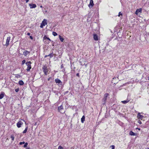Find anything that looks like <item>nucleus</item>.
<instances>
[{
  "mask_svg": "<svg viewBox=\"0 0 149 149\" xmlns=\"http://www.w3.org/2000/svg\"><path fill=\"white\" fill-rule=\"evenodd\" d=\"M47 20L44 19L42 22L41 23L40 27L41 28H43V26L47 25Z\"/></svg>",
  "mask_w": 149,
  "mask_h": 149,
  "instance_id": "nucleus-1",
  "label": "nucleus"
},
{
  "mask_svg": "<svg viewBox=\"0 0 149 149\" xmlns=\"http://www.w3.org/2000/svg\"><path fill=\"white\" fill-rule=\"evenodd\" d=\"M43 40H44V42L45 43H49L50 42L51 40L50 39L46 37V36H45L43 37Z\"/></svg>",
  "mask_w": 149,
  "mask_h": 149,
  "instance_id": "nucleus-2",
  "label": "nucleus"
},
{
  "mask_svg": "<svg viewBox=\"0 0 149 149\" xmlns=\"http://www.w3.org/2000/svg\"><path fill=\"white\" fill-rule=\"evenodd\" d=\"M26 64L27 66L26 70L27 71H29L31 68V65L30 64H31V62L30 61L27 62L26 63Z\"/></svg>",
  "mask_w": 149,
  "mask_h": 149,
  "instance_id": "nucleus-3",
  "label": "nucleus"
},
{
  "mask_svg": "<svg viewBox=\"0 0 149 149\" xmlns=\"http://www.w3.org/2000/svg\"><path fill=\"white\" fill-rule=\"evenodd\" d=\"M58 111L61 113H63L64 112V110L63 109V107L61 105L58 108Z\"/></svg>",
  "mask_w": 149,
  "mask_h": 149,
  "instance_id": "nucleus-4",
  "label": "nucleus"
},
{
  "mask_svg": "<svg viewBox=\"0 0 149 149\" xmlns=\"http://www.w3.org/2000/svg\"><path fill=\"white\" fill-rule=\"evenodd\" d=\"M43 71L45 73V74L47 75V74L48 69L46 66H44L42 67Z\"/></svg>",
  "mask_w": 149,
  "mask_h": 149,
  "instance_id": "nucleus-5",
  "label": "nucleus"
},
{
  "mask_svg": "<svg viewBox=\"0 0 149 149\" xmlns=\"http://www.w3.org/2000/svg\"><path fill=\"white\" fill-rule=\"evenodd\" d=\"M141 12L142 9L141 8L137 9L135 12V14L136 15H140L141 13Z\"/></svg>",
  "mask_w": 149,
  "mask_h": 149,
  "instance_id": "nucleus-6",
  "label": "nucleus"
},
{
  "mask_svg": "<svg viewBox=\"0 0 149 149\" xmlns=\"http://www.w3.org/2000/svg\"><path fill=\"white\" fill-rule=\"evenodd\" d=\"M10 40V37H8L7 38L6 40V44H5V45L6 46H8V45H9V42Z\"/></svg>",
  "mask_w": 149,
  "mask_h": 149,
  "instance_id": "nucleus-7",
  "label": "nucleus"
},
{
  "mask_svg": "<svg viewBox=\"0 0 149 149\" xmlns=\"http://www.w3.org/2000/svg\"><path fill=\"white\" fill-rule=\"evenodd\" d=\"M23 123L21 121H19L17 124V127L18 128H19L21 127V125H22Z\"/></svg>",
  "mask_w": 149,
  "mask_h": 149,
  "instance_id": "nucleus-8",
  "label": "nucleus"
},
{
  "mask_svg": "<svg viewBox=\"0 0 149 149\" xmlns=\"http://www.w3.org/2000/svg\"><path fill=\"white\" fill-rule=\"evenodd\" d=\"M144 116L140 114V113H139L137 114V117L140 119L142 120Z\"/></svg>",
  "mask_w": 149,
  "mask_h": 149,
  "instance_id": "nucleus-9",
  "label": "nucleus"
},
{
  "mask_svg": "<svg viewBox=\"0 0 149 149\" xmlns=\"http://www.w3.org/2000/svg\"><path fill=\"white\" fill-rule=\"evenodd\" d=\"M93 5V0H90V4H89L88 6L90 8H91Z\"/></svg>",
  "mask_w": 149,
  "mask_h": 149,
  "instance_id": "nucleus-10",
  "label": "nucleus"
},
{
  "mask_svg": "<svg viewBox=\"0 0 149 149\" xmlns=\"http://www.w3.org/2000/svg\"><path fill=\"white\" fill-rule=\"evenodd\" d=\"M30 53V52L28 51L27 50H25L23 52V54L25 56H26L28 55H29Z\"/></svg>",
  "mask_w": 149,
  "mask_h": 149,
  "instance_id": "nucleus-11",
  "label": "nucleus"
},
{
  "mask_svg": "<svg viewBox=\"0 0 149 149\" xmlns=\"http://www.w3.org/2000/svg\"><path fill=\"white\" fill-rule=\"evenodd\" d=\"M29 6H30L31 8H34L36 7V5L34 4H29Z\"/></svg>",
  "mask_w": 149,
  "mask_h": 149,
  "instance_id": "nucleus-12",
  "label": "nucleus"
},
{
  "mask_svg": "<svg viewBox=\"0 0 149 149\" xmlns=\"http://www.w3.org/2000/svg\"><path fill=\"white\" fill-rule=\"evenodd\" d=\"M55 81L56 83H58V84H62V82L61 80L58 79H55Z\"/></svg>",
  "mask_w": 149,
  "mask_h": 149,
  "instance_id": "nucleus-13",
  "label": "nucleus"
},
{
  "mask_svg": "<svg viewBox=\"0 0 149 149\" xmlns=\"http://www.w3.org/2000/svg\"><path fill=\"white\" fill-rule=\"evenodd\" d=\"M93 38L95 40H98V36L96 34H94L93 35Z\"/></svg>",
  "mask_w": 149,
  "mask_h": 149,
  "instance_id": "nucleus-14",
  "label": "nucleus"
},
{
  "mask_svg": "<svg viewBox=\"0 0 149 149\" xmlns=\"http://www.w3.org/2000/svg\"><path fill=\"white\" fill-rule=\"evenodd\" d=\"M4 93L3 92H1L0 95V99H2L4 97Z\"/></svg>",
  "mask_w": 149,
  "mask_h": 149,
  "instance_id": "nucleus-15",
  "label": "nucleus"
},
{
  "mask_svg": "<svg viewBox=\"0 0 149 149\" xmlns=\"http://www.w3.org/2000/svg\"><path fill=\"white\" fill-rule=\"evenodd\" d=\"M129 134L131 136H135L136 135V133L133 132L132 131H130Z\"/></svg>",
  "mask_w": 149,
  "mask_h": 149,
  "instance_id": "nucleus-16",
  "label": "nucleus"
},
{
  "mask_svg": "<svg viewBox=\"0 0 149 149\" xmlns=\"http://www.w3.org/2000/svg\"><path fill=\"white\" fill-rule=\"evenodd\" d=\"M85 117L84 116H83L81 119V121L82 123H84V121H85Z\"/></svg>",
  "mask_w": 149,
  "mask_h": 149,
  "instance_id": "nucleus-17",
  "label": "nucleus"
},
{
  "mask_svg": "<svg viewBox=\"0 0 149 149\" xmlns=\"http://www.w3.org/2000/svg\"><path fill=\"white\" fill-rule=\"evenodd\" d=\"M19 84L20 85H22L24 84V83L22 81L20 80L19 82Z\"/></svg>",
  "mask_w": 149,
  "mask_h": 149,
  "instance_id": "nucleus-18",
  "label": "nucleus"
},
{
  "mask_svg": "<svg viewBox=\"0 0 149 149\" xmlns=\"http://www.w3.org/2000/svg\"><path fill=\"white\" fill-rule=\"evenodd\" d=\"M59 38L60 39V40L61 41L63 42L64 39L60 35H59Z\"/></svg>",
  "mask_w": 149,
  "mask_h": 149,
  "instance_id": "nucleus-19",
  "label": "nucleus"
},
{
  "mask_svg": "<svg viewBox=\"0 0 149 149\" xmlns=\"http://www.w3.org/2000/svg\"><path fill=\"white\" fill-rule=\"evenodd\" d=\"M129 101V100H124L122 101L121 102L124 103V104H126Z\"/></svg>",
  "mask_w": 149,
  "mask_h": 149,
  "instance_id": "nucleus-20",
  "label": "nucleus"
},
{
  "mask_svg": "<svg viewBox=\"0 0 149 149\" xmlns=\"http://www.w3.org/2000/svg\"><path fill=\"white\" fill-rule=\"evenodd\" d=\"M107 99L106 97H104L103 99H102V102H103V104H104L105 103V102L106 101Z\"/></svg>",
  "mask_w": 149,
  "mask_h": 149,
  "instance_id": "nucleus-21",
  "label": "nucleus"
},
{
  "mask_svg": "<svg viewBox=\"0 0 149 149\" xmlns=\"http://www.w3.org/2000/svg\"><path fill=\"white\" fill-rule=\"evenodd\" d=\"M52 34L54 36H56L57 35V33L53 31L52 32Z\"/></svg>",
  "mask_w": 149,
  "mask_h": 149,
  "instance_id": "nucleus-22",
  "label": "nucleus"
},
{
  "mask_svg": "<svg viewBox=\"0 0 149 149\" xmlns=\"http://www.w3.org/2000/svg\"><path fill=\"white\" fill-rule=\"evenodd\" d=\"M47 56H49L50 58H51L53 56V54H49L48 55H46L45 56V57H46Z\"/></svg>",
  "mask_w": 149,
  "mask_h": 149,
  "instance_id": "nucleus-23",
  "label": "nucleus"
},
{
  "mask_svg": "<svg viewBox=\"0 0 149 149\" xmlns=\"http://www.w3.org/2000/svg\"><path fill=\"white\" fill-rule=\"evenodd\" d=\"M27 129H28V127L27 126L26 127L25 130L23 132V133H26V132Z\"/></svg>",
  "mask_w": 149,
  "mask_h": 149,
  "instance_id": "nucleus-24",
  "label": "nucleus"
},
{
  "mask_svg": "<svg viewBox=\"0 0 149 149\" xmlns=\"http://www.w3.org/2000/svg\"><path fill=\"white\" fill-rule=\"evenodd\" d=\"M108 93H105L104 95V97H106V98L107 99V97L108 96Z\"/></svg>",
  "mask_w": 149,
  "mask_h": 149,
  "instance_id": "nucleus-25",
  "label": "nucleus"
},
{
  "mask_svg": "<svg viewBox=\"0 0 149 149\" xmlns=\"http://www.w3.org/2000/svg\"><path fill=\"white\" fill-rule=\"evenodd\" d=\"M10 138H11V139H12V140L13 141L14 140V137L13 136V135H11V137H10Z\"/></svg>",
  "mask_w": 149,
  "mask_h": 149,
  "instance_id": "nucleus-26",
  "label": "nucleus"
},
{
  "mask_svg": "<svg viewBox=\"0 0 149 149\" xmlns=\"http://www.w3.org/2000/svg\"><path fill=\"white\" fill-rule=\"evenodd\" d=\"M24 145V147L26 148L27 147V145H28V143H25Z\"/></svg>",
  "mask_w": 149,
  "mask_h": 149,
  "instance_id": "nucleus-27",
  "label": "nucleus"
},
{
  "mask_svg": "<svg viewBox=\"0 0 149 149\" xmlns=\"http://www.w3.org/2000/svg\"><path fill=\"white\" fill-rule=\"evenodd\" d=\"M26 62V61L25 60H23L22 62V64L23 65Z\"/></svg>",
  "mask_w": 149,
  "mask_h": 149,
  "instance_id": "nucleus-28",
  "label": "nucleus"
},
{
  "mask_svg": "<svg viewBox=\"0 0 149 149\" xmlns=\"http://www.w3.org/2000/svg\"><path fill=\"white\" fill-rule=\"evenodd\" d=\"M111 148V149H114L115 148V146L114 145H112L110 146Z\"/></svg>",
  "mask_w": 149,
  "mask_h": 149,
  "instance_id": "nucleus-29",
  "label": "nucleus"
},
{
  "mask_svg": "<svg viewBox=\"0 0 149 149\" xmlns=\"http://www.w3.org/2000/svg\"><path fill=\"white\" fill-rule=\"evenodd\" d=\"M25 142L24 141H23V142H20V143H19V144L20 145H22V144H24L25 143Z\"/></svg>",
  "mask_w": 149,
  "mask_h": 149,
  "instance_id": "nucleus-30",
  "label": "nucleus"
},
{
  "mask_svg": "<svg viewBox=\"0 0 149 149\" xmlns=\"http://www.w3.org/2000/svg\"><path fill=\"white\" fill-rule=\"evenodd\" d=\"M58 149H63V147L61 146H59L58 148Z\"/></svg>",
  "mask_w": 149,
  "mask_h": 149,
  "instance_id": "nucleus-31",
  "label": "nucleus"
},
{
  "mask_svg": "<svg viewBox=\"0 0 149 149\" xmlns=\"http://www.w3.org/2000/svg\"><path fill=\"white\" fill-rule=\"evenodd\" d=\"M120 15H122V13H121V12L119 13L118 16L119 17Z\"/></svg>",
  "mask_w": 149,
  "mask_h": 149,
  "instance_id": "nucleus-32",
  "label": "nucleus"
},
{
  "mask_svg": "<svg viewBox=\"0 0 149 149\" xmlns=\"http://www.w3.org/2000/svg\"><path fill=\"white\" fill-rule=\"evenodd\" d=\"M19 90V89L18 88L15 90V91L16 92H17Z\"/></svg>",
  "mask_w": 149,
  "mask_h": 149,
  "instance_id": "nucleus-33",
  "label": "nucleus"
},
{
  "mask_svg": "<svg viewBox=\"0 0 149 149\" xmlns=\"http://www.w3.org/2000/svg\"><path fill=\"white\" fill-rule=\"evenodd\" d=\"M138 123L140 124H141V121L139 120L138 121Z\"/></svg>",
  "mask_w": 149,
  "mask_h": 149,
  "instance_id": "nucleus-34",
  "label": "nucleus"
},
{
  "mask_svg": "<svg viewBox=\"0 0 149 149\" xmlns=\"http://www.w3.org/2000/svg\"><path fill=\"white\" fill-rule=\"evenodd\" d=\"M21 77V76L20 75H18L17 76H16V77H17V78L19 77Z\"/></svg>",
  "mask_w": 149,
  "mask_h": 149,
  "instance_id": "nucleus-35",
  "label": "nucleus"
},
{
  "mask_svg": "<svg viewBox=\"0 0 149 149\" xmlns=\"http://www.w3.org/2000/svg\"><path fill=\"white\" fill-rule=\"evenodd\" d=\"M30 38L32 40L33 39V38L32 36H30Z\"/></svg>",
  "mask_w": 149,
  "mask_h": 149,
  "instance_id": "nucleus-36",
  "label": "nucleus"
},
{
  "mask_svg": "<svg viewBox=\"0 0 149 149\" xmlns=\"http://www.w3.org/2000/svg\"><path fill=\"white\" fill-rule=\"evenodd\" d=\"M76 75H77V76L79 77V73H77V74H76Z\"/></svg>",
  "mask_w": 149,
  "mask_h": 149,
  "instance_id": "nucleus-37",
  "label": "nucleus"
},
{
  "mask_svg": "<svg viewBox=\"0 0 149 149\" xmlns=\"http://www.w3.org/2000/svg\"><path fill=\"white\" fill-rule=\"evenodd\" d=\"M27 35L28 36H29L30 35V33H28Z\"/></svg>",
  "mask_w": 149,
  "mask_h": 149,
  "instance_id": "nucleus-38",
  "label": "nucleus"
},
{
  "mask_svg": "<svg viewBox=\"0 0 149 149\" xmlns=\"http://www.w3.org/2000/svg\"><path fill=\"white\" fill-rule=\"evenodd\" d=\"M29 0H26V2L27 3Z\"/></svg>",
  "mask_w": 149,
  "mask_h": 149,
  "instance_id": "nucleus-39",
  "label": "nucleus"
},
{
  "mask_svg": "<svg viewBox=\"0 0 149 149\" xmlns=\"http://www.w3.org/2000/svg\"><path fill=\"white\" fill-rule=\"evenodd\" d=\"M61 68H63V64L61 65Z\"/></svg>",
  "mask_w": 149,
  "mask_h": 149,
  "instance_id": "nucleus-40",
  "label": "nucleus"
},
{
  "mask_svg": "<svg viewBox=\"0 0 149 149\" xmlns=\"http://www.w3.org/2000/svg\"><path fill=\"white\" fill-rule=\"evenodd\" d=\"M40 8H42V6H40Z\"/></svg>",
  "mask_w": 149,
  "mask_h": 149,
  "instance_id": "nucleus-41",
  "label": "nucleus"
},
{
  "mask_svg": "<svg viewBox=\"0 0 149 149\" xmlns=\"http://www.w3.org/2000/svg\"><path fill=\"white\" fill-rule=\"evenodd\" d=\"M48 80L49 81V79H48Z\"/></svg>",
  "mask_w": 149,
  "mask_h": 149,
  "instance_id": "nucleus-42",
  "label": "nucleus"
},
{
  "mask_svg": "<svg viewBox=\"0 0 149 149\" xmlns=\"http://www.w3.org/2000/svg\"><path fill=\"white\" fill-rule=\"evenodd\" d=\"M23 120V121H24V120Z\"/></svg>",
  "mask_w": 149,
  "mask_h": 149,
  "instance_id": "nucleus-43",
  "label": "nucleus"
}]
</instances>
